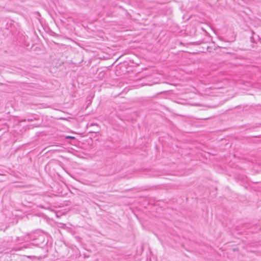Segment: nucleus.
<instances>
[{
	"label": "nucleus",
	"mask_w": 261,
	"mask_h": 261,
	"mask_svg": "<svg viewBox=\"0 0 261 261\" xmlns=\"http://www.w3.org/2000/svg\"><path fill=\"white\" fill-rule=\"evenodd\" d=\"M30 239L33 241L32 244L36 246H40L44 244V237L43 235H39L37 238L35 236L31 235Z\"/></svg>",
	"instance_id": "1"
},
{
	"label": "nucleus",
	"mask_w": 261,
	"mask_h": 261,
	"mask_svg": "<svg viewBox=\"0 0 261 261\" xmlns=\"http://www.w3.org/2000/svg\"><path fill=\"white\" fill-rule=\"evenodd\" d=\"M37 119L36 118H34V119H28L27 121L28 122H32L34 120H36Z\"/></svg>",
	"instance_id": "3"
},
{
	"label": "nucleus",
	"mask_w": 261,
	"mask_h": 261,
	"mask_svg": "<svg viewBox=\"0 0 261 261\" xmlns=\"http://www.w3.org/2000/svg\"><path fill=\"white\" fill-rule=\"evenodd\" d=\"M66 139H75V137L73 136H67L65 137Z\"/></svg>",
	"instance_id": "2"
},
{
	"label": "nucleus",
	"mask_w": 261,
	"mask_h": 261,
	"mask_svg": "<svg viewBox=\"0 0 261 261\" xmlns=\"http://www.w3.org/2000/svg\"><path fill=\"white\" fill-rule=\"evenodd\" d=\"M250 40H251V42H254L253 37H250Z\"/></svg>",
	"instance_id": "4"
},
{
	"label": "nucleus",
	"mask_w": 261,
	"mask_h": 261,
	"mask_svg": "<svg viewBox=\"0 0 261 261\" xmlns=\"http://www.w3.org/2000/svg\"><path fill=\"white\" fill-rule=\"evenodd\" d=\"M22 121H26V119H24L23 120H22Z\"/></svg>",
	"instance_id": "6"
},
{
	"label": "nucleus",
	"mask_w": 261,
	"mask_h": 261,
	"mask_svg": "<svg viewBox=\"0 0 261 261\" xmlns=\"http://www.w3.org/2000/svg\"><path fill=\"white\" fill-rule=\"evenodd\" d=\"M115 172V171H114L112 172L111 173V174H113V173H114Z\"/></svg>",
	"instance_id": "5"
}]
</instances>
